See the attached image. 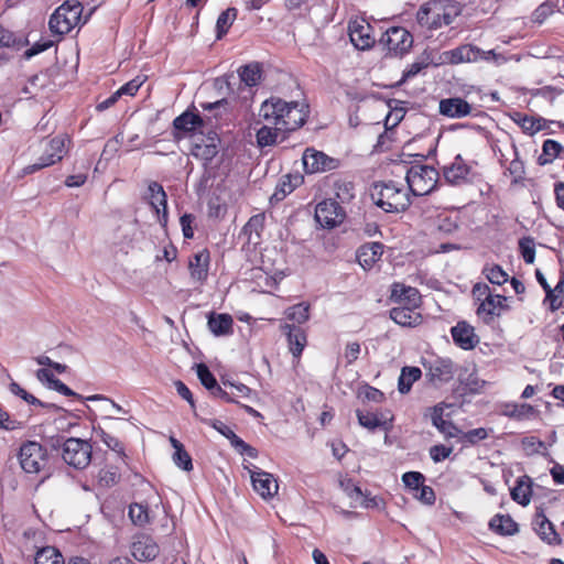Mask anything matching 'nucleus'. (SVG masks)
<instances>
[{"instance_id": "nucleus-1", "label": "nucleus", "mask_w": 564, "mask_h": 564, "mask_svg": "<svg viewBox=\"0 0 564 564\" xmlns=\"http://www.w3.org/2000/svg\"><path fill=\"white\" fill-rule=\"evenodd\" d=\"M259 117L272 124H280L282 131L286 133L299 129L306 122L308 106L304 102H286L272 97L261 105Z\"/></svg>"}, {"instance_id": "nucleus-2", "label": "nucleus", "mask_w": 564, "mask_h": 564, "mask_svg": "<svg viewBox=\"0 0 564 564\" xmlns=\"http://www.w3.org/2000/svg\"><path fill=\"white\" fill-rule=\"evenodd\" d=\"M460 12L462 8L457 2L435 0L423 4L419 9L416 21L422 28L437 30L452 24Z\"/></svg>"}, {"instance_id": "nucleus-3", "label": "nucleus", "mask_w": 564, "mask_h": 564, "mask_svg": "<svg viewBox=\"0 0 564 564\" xmlns=\"http://www.w3.org/2000/svg\"><path fill=\"white\" fill-rule=\"evenodd\" d=\"M371 198L386 213H400L410 205L408 192L392 181L375 184Z\"/></svg>"}, {"instance_id": "nucleus-4", "label": "nucleus", "mask_w": 564, "mask_h": 564, "mask_svg": "<svg viewBox=\"0 0 564 564\" xmlns=\"http://www.w3.org/2000/svg\"><path fill=\"white\" fill-rule=\"evenodd\" d=\"M405 180L413 195L423 196L435 188L438 172L433 166L417 164L408 170Z\"/></svg>"}, {"instance_id": "nucleus-5", "label": "nucleus", "mask_w": 564, "mask_h": 564, "mask_svg": "<svg viewBox=\"0 0 564 564\" xmlns=\"http://www.w3.org/2000/svg\"><path fill=\"white\" fill-rule=\"evenodd\" d=\"M82 11L83 8L79 2L74 4L63 3L51 15L48 21L50 30L57 35L67 34L79 23Z\"/></svg>"}, {"instance_id": "nucleus-6", "label": "nucleus", "mask_w": 564, "mask_h": 564, "mask_svg": "<svg viewBox=\"0 0 564 564\" xmlns=\"http://www.w3.org/2000/svg\"><path fill=\"white\" fill-rule=\"evenodd\" d=\"M18 458L25 473L40 474L47 464V451L39 442L26 441L21 445Z\"/></svg>"}, {"instance_id": "nucleus-7", "label": "nucleus", "mask_w": 564, "mask_h": 564, "mask_svg": "<svg viewBox=\"0 0 564 564\" xmlns=\"http://www.w3.org/2000/svg\"><path fill=\"white\" fill-rule=\"evenodd\" d=\"M93 446L88 441L69 437L63 444L64 462L76 469L86 468L91 460Z\"/></svg>"}, {"instance_id": "nucleus-8", "label": "nucleus", "mask_w": 564, "mask_h": 564, "mask_svg": "<svg viewBox=\"0 0 564 564\" xmlns=\"http://www.w3.org/2000/svg\"><path fill=\"white\" fill-rule=\"evenodd\" d=\"M446 58L451 64L497 62L500 56L494 50L484 51L473 44H463L448 52H445Z\"/></svg>"}, {"instance_id": "nucleus-9", "label": "nucleus", "mask_w": 564, "mask_h": 564, "mask_svg": "<svg viewBox=\"0 0 564 564\" xmlns=\"http://www.w3.org/2000/svg\"><path fill=\"white\" fill-rule=\"evenodd\" d=\"M68 139L65 135H57L46 142L43 154L37 159L34 164L28 165L24 173L30 174L43 167L51 166L59 162L66 153V142Z\"/></svg>"}, {"instance_id": "nucleus-10", "label": "nucleus", "mask_w": 564, "mask_h": 564, "mask_svg": "<svg viewBox=\"0 0 564 564\" xmlns=\"http://www.w3.org/2000/svg\"><path fill=\"white\" fill-rule=\"evenodd\" d=\"M144 199L155 213L161 226L165 227L167 224V196L163 186L158 182H150Z\"/></svg>"}, {"instance_id": "nucleus-11", "label": "nucleus", "mask_w": 564, "mask_h": 564, "mask_svg": "<svg viewBox=\"0 0 564 564\" xmlns=\"http://www.w3.org/2000/svg\"><path fill=\"white\" fill-rule=\"evenodd\" d=\"M344 209L333 199L323 200L315 208V220L324 228L338 226L344 220Z\"/></svg>"}, {"instance_id": "nucleus-12", "label": "nucleus", "mask_w": 564, "mask_h": 564, "mask_svg": "<svg viewBox=\"0 0 564 564\" xmlns=\"http://www.w3.org/2000/svg\"><path fill=\"white\" fill-rule=\"evenodd\" d=\"M382 41L386 43L389 52L395 56L406 53L413 44L411 33L401 26L388 29Z\"/></svg>"}, {"instance_id": "nucleus-13", "label": "nucleus", "mask_w": 564, "mask_h": 564, "mask_svg": "<svg viewBox=\"0 0 564 564\" xmlns=\"http://www.w3.org/2000/svg\"><path fill=\"white\" fill-rule=\"evenodd\" d=\"M130 551L134 560L151 562L159 555L160 547L151 535L141 533L133 536Z\"/></svg>"}, {"instance_id": "nucleus-14", "label": "nucleus", "mask_w": 564, "mask_h": 564, "mask_svg": "<svg viewBox=\"0 0 564 564\" xmlns=\"http://www.w3.org/2000/svg\"><path fill=\"white\" fill-rule=\"evenodd\" d=\"M348 34L352 45L357 50L370 48L376 40L372 35V26L364 19H356L348 24Z\"/></svg>"}, {"instance_id": "nucleus-15", "label": "nucleus", "mask_w": 564, "mask_h": 564, "mask_svg": "<svg viewBox=\"0 0 564 564\" xmlns=\"http://www.w3.org/2000/svg\"><path fill=\"white\" fill-rule=\"evenodd\" d=\"M303 165L306 173H319L335 170L338 161L315 149H306L303 153Z\"/></svg>"}, {"instance_id": "nucleus-16", "label": "nucleus", "mask_w": 564, "mask_h": 564, "mask_svg": "<svg viewBox=\"0 0 564 564\" xmlns=\"http://www.w3.org/2000/svg\"><path fill=\"white\" fill-rule=\"evenodd\" d=\"M430 382L435 386L448 382L455 373L454 362L448 358H435L424 364Z\"/></svg>"}, {"instance_id": "nucleus-17", "label": "nucleus", "mask_w": 564, "mask_h": 564, "mask_svg": "<svg viewBox=\"0 0 564 564\" xmlns=\"http://www.w3.org/2000/svg\"><path fill=\"white\" fill-rule=\"evenodd\" d=\"M438 111L444 117L460 119L474 116L477 108L462 97H449L441 99L438 104Z\"/></svg>"}, {"instance_id": "nucleus-18", "label": "nucleus", "mask_w": 564, "mask_h": 564, "mask_svg": "<svg viewBox=\"0 0 564 564\" xmlns=\"http://www.w3.org/2000/svg\"><path fill=\"white\" fill-rule=\"evenodd\" d=\"M25 45L26 40L23 36L0 25V65L12 59Z\"/></svg>"}, {"instance_id": "nucleus-19", "label": "nucleus", "mask_w": 564, "mask_h": 564, "mask_svg": "<svg viewBox=\"0 0 564 564\" xmlns=\"http://www.w3.org/2000/svg\"><path fill=\"white\" fill-rule=\"evenodd\" d=\"M507 299L502 295H487L477 308V315L486 324H491L495 317L506 310Z\"/></svg>"}, {"instance_id": "nucleus-20", "label": "nucleus", "mask_w": 564, "mask_h": 564, "mask_svg": "<svg viewBox=\"0 0 564 564\" xmlns=\"http://www.w3.org/2000/svg\"><path fill=\"white\" fill-rule=\"evenodd\" d=\"M446 408L447 404L441 402L430 408L425 416L431 419L433 426H435L440 433L447 438H453L458 435L459 430L451 421L444 420V412Z\"/></svg>"}, {"instance_id": "nucleus-21", "label": "nucleus", "mask_w": 564, "mask_h": 564, "mask_svg": "<svg viewBox=\"0 0 564 564\" xmlns=\"http://www.w3.org/2000/svg\"><path fill=\"white\" fill-rule=\"evenodd\" d=\"M451 334L454 343L464 350L473 349L479 343V337L475 333V328L467 322H458L452 327Z\"/></svg>"}, {"instance_id": "nucleus-22", "label": "nucleus", "mask_w": 564, "mask_h": 564, "mask_svg": "<svg viewBox=\"0 0 564 564\" xmlns=\"http://www.w3.org/2000/svg\"><path fill=\"white\" fill-rule=\"evenodd\" d=\"M252 487L262 498H272L279 489L273 475L261 469L251 471Z\"/></svg>"}, {"instance_id": "nucleus-23", "label": "nucleus", "mask_w": 564, "mask_h": 564, "mask_svg": "<svg viewBox=\"0 0 564 564\" xmlns=\"http://www.w3.org/2000/svg\"><path fill=\"white\" fill-rule=\"evenodd\" d=\"M391 301L400 306H420L421 294L413 286L395 282L391 286Z\"/></svg>"}, {"instance_id": "nucleus-24", "label": "nucleus", "mask_w": 564, "mask_h": 564, "mask_svg": "<svg viewBox=\"0 0 564 564\" xmlns=\"http://www.w3.org/2000/svg\"><path fill=\"white\" fill-rule=\"evenodd\" d=\"M209 252L207 250H200L196 252L188 262V269L191 273V279L194 282L203 284L208 276V268H209Z\"/></svg>"}, {"instance_id": "nucleus-25", "label": "nucleus", "mask_w": 564, "mask_h": 564, "mask_svg": "<svg viewBox=\"0 0 564 564\" xmlns=\"http://www.w3.org/2000/svg\"><path fill=\"white\" fill-rule=\"evenodd\" d=\"M281 330L288 337L291 354L299 359L307 343L305 332L301 327L288 323L281 325Z\"/></svg>"}, {"instance_id": "nucleus-26", "label": "nucleus", "mask_w": 564, "mask_h": 564, "mask_svg": "<svg viewBox=\"0 0 564 564\" xmlns=\"http://www.w3.org/2000/svg\"><path fill=\"white\" fill-rule=\"evenodd\" d=\"M420 306H397L390 311V318L404 327H415L422 322V315L417 311Z\"/></svg>"}, {"instance_id": "nucleus-27", "label": "nucleus", "mask_w": 564, "mask_h": 564, "mask_svg": "<svg viewBox=\"0 0 564 564\" xmlns=\"http://www.w3.org/2000/svg\"><path fill=\"white\" fill-rule=\"evenodd\" d=\"M534 530L538 535L549 544H560L561 539L554 529L552 522L545 517L543 511H538L533 521Z\"/></svg>"}, {"instance_id": "nucleus-28", "label": "nucleus", "mask_w": 564, "mask_h": 564, "mask_svg": "<svg viewBox=\"0 0 564 564\" xmlns=\"http://www.w3.org/2000/svg\"><path fill=\"white\" fill-rule=\"evenodd\" d=\"M383 245L371 242L360 247L357 251V260L364 269H370L382 256Z\"/></svg>"}, {"instance_id": "nucleus-29", "label": "nucleus", "mask_w": 564, "mask_h": 564, "mask_svg": "<svg viewBox=\"0 0 564 564\" xmlns=\"http://www.w3.org/2000/svg\"><path fill=\"white\" fill-rule=\"evenodd\" d=\"M285 132L280 124H272L268 121L257 129L256 138L259 148L271 147L276 143L278 138Z\"/></svg>"}, {"instance_id": "nucleus-30", "label": "nucleus", "mask_w": 564, "mask_h": 564, "mask_svg": "<svg viewBox=\"0 0 564 564\" xmlns=\"http://www.w3.org/2000/svg\"><path fill=\"white\" fill-rule=\"evenodd\" d=\"M469 173L468 165L460 155L455 156L454 161L443 167V175L451 184H458L466 178Z\"/></svg>"}, {"instance_id": "nucleus-31", "label": "nucleus", "mask_w": 564, "mask_h": 564, "mask_svg": "<svg viewBox=\"0 0 564 564\" xmlns=\"http://www.w3.org/2000/svg\"><path fill=\"white\" fill-rule=\"evenodd\" d=\"M207 324L215 336H227L232 333L234 319L229 314L210 313Z\"/></svg>"}, {"instance_id": "nucleus-32", "label": "nucleus", "mask_w": 564, "mask_h": 564, "mask_svg": "<svg viewBox=\"0 0 564 564\" xmlns=\"http://www.w3.org/2000/svg\"><path fill=\"white\" fill-rule=\"evenodd\" d=\"M489 528L500 535H513L518 532V524L508 514H496L489 521Z\"/></svg>"}, {"instance_id": "nucleus-33", "label": "nucleus", "mask_w": 564, "mask_h": 564, "mask_svg": "<svg viewBox=\"0 0 564 564\" xmlns=\"http://www.w3.org/2000/svg\"><path fill=\"white\" fill-rule=\"evenodd\" d=\"M203 126V119L199 115L185 111L173 121V127L176 130L191 132Z\"/></svg>"}, {"instance_id": "nucleus-34", "label": "nucleus", "mask_w": 564, "mask_h": 564, "mask_svg": "<svg viewBox=\"0 0 564 564\" xmlns=\"http://www.w3.org/2000/svg\"><path fill=\"white\" fill-rule=\"evenodd\" d=\"M422 371L417 367H404L401 370L398 380V390L400 393H408L413 383L421 378Z\"/></svg>"}, {"instance_id": "nucleus-35", "label": "nucleus", "mask_w": 564, "mask_h": 564, "mask_svg": "<svg viewBox=\"0 0 564 564\" xmlns=\"http://www.w3.org/2000/svg\"><path fill=\"white\" fill-rule=\"evenodd\" d=\"M35 564H65L64 556L54 546H45L39 550L34 556Z\"/></svg>"}, {"instance_id": "nucleus-36", "label": "nucleus", "mask_w": 564, "mask_h": 564, "mask_svg": "<svg viewBox=\"0 0 564 564\" xmlns=\"http://www.w3.org/2000/svg\"><path fill=\"white\" fill-rule=\"evenodd\" d=\"M563 151V147L555 140L547 139L543 143L542 154L538 161L541 165L552 163Z\"/></svg>"}, {"instance_id": "nucleus-37", "label": "nucleus", "mask_w": 564, "mask_h": 564, "mask_svg": "<svg viewBox=\"0 0 564 564\" xmlns=\"http://www.w3.org/2000/svg\"><path fill=\"white\" fill-rule=\"evenodd\" d=\"M192 154L202 160L204 165H206L218 154V148L214 140L209 143H197L193 148Z\"/></svg>"}, {"instance_id": "nucleus-38", "label": "nucleus", "mask_w": 564, "mask_h": 564, "mask_svg": "<svg viewBox=\"0 0 564 564\" xmlns=\"http://www.w3.org/2000/svg\"><path fill=\"white\" fill-rule=\"evenodd\" d=\"M285 316L296 324H304L310 318V304L306 302L297 303L285 310Z\"/></svg>"}, {"instance_id": "nucleus-39", "label": "nucleus", "mask_w": 564, "mask_h": 564, "mask_svg": "<svg viewBox=\"0 0 564 564\" xmlns=\"http://www.w3.org/2000/svg\"><path fill=\"white\" fill-rule=\"evenodd\" d=\"M236 18V8H228L219 14L216 22L217 39H221L225 34H227Z\"/></svg>"}, {"instance_id": "nucleus-40", "label": "nucleus", "mask_w": 564, "mask_h": 564, "mask_svg": "<svg viewBox=\"0 0 564 564\" xmlns=\"http://www.w3.org/2000/svg\"><path fill=\"white\" fill-rule=\"evenodd\" d=\"M239 77L242 83L249 87H253L259 84L261 78V68L259 64H249L239 69Z\"/></svg>"}, {"instance_id": "nucleus-41", "label": "nucleus", "mask_w": 564, "mask_h": 564, "mask_svg": "<svg viewBox=\"0 0 564 564\" xmlns=\"http://www.w3.org/2000/svg\"><path fill=\"white\" fill-rule=\"evenodd\" d=\"M129 517L133 524L144 527L150 522L149 508L144 503H131L129 507Z\"/></svg>"}, {"instance_id": "nucleus-42", "label": "nucleus", "mask_w": 564, "mask_h": 564, "mask_svg": "<svg viewBox=\"0 0 564 564\" xmlns=\"http://www.w3.org/2000/svg\"><path fill=\"white\" fill-rule=\"evenodd\" d=\"M482 274L487 280L497 285H502L508 281V273L498 264L487 263L482 269Z\"/></svg>"}, {"instance_id": "nucleus-43", "label": "nucleus", "mask_w": 564, "mask_h": 564, "mask_svg": "<svg viewBox=\"0 0 564 564\" xmlns=\"http://www.w3.org/2000/svg\"><path fill=\"white\" fill-rule=\"evenodd\" d=\"M531 491V485L519 479L517 486L511 490V497L518 503L527 506L530 503Z\"/></svg>"}, {"instance_id": "nucleus-44", "label": "nucleus", "mask_w": 564, "mask_h": 564, "mask_svg": "<svg viewBox=\"0 0 564 564\" xmlns=\"http://www.w3.org/2000/svg\"><path fill=\"white\" fill-rule=\"evenodd\" d=\"M97 436L100 438V441L111 451L117 453L119 456L124 455V447L123 444L115 436L110 435L102 429L95 430Z\"/></svg>"}, {"instance_id": "nucleus-45", "label": "nucleus", "mask_w": 564, "mask_h": 564, "mask_svg": "<svg viewBox=\"0 0 564 564\" xmlns=\"http://www.w3.org/2000/svg\"><path fill=\"white\" fill-rule=\"evenodd\" d=\"M336 198L340 203H349L355 197V187L351 182H337L335 184Z\"/></svg>"}, {"instance_id": "nucleus-46", "label": "nucleus", "mask_w": 564, "mask_h": 564, "mask_svg": "<svg viewBox=\"0 0 564 564\" xmlns=\"http://www.w3.org/2000/svg\"><path fill=\"white\" fill-rule=\"evenodd\" d=\"M524 453L529 456L535 454H542L545 449V444L535 436H525L521 441Z\"/></svg>"}, {"instance_id": "nucleus-47", "label": "nucleus", "mask_w": 564, "mask_h": 564, "mask_svg": "<svg viewBox=\"0 0 564 564\" xmlns=\"http://www.w3.org/2000/svg\"><path fill=\"white\" fill-rule=\"evenodd\" d=\"M358 422L361 426L368 430H376L377 427L382 425V421L379 419L378 414L372 412H362L361 410L356 411Z\"/></svg>"}, {"instance_id": "nucleus-48", "label": "nucleus", "mask_w": 564, "mask_h": 564, "mask_svg": "<svg viewBox=\"0 0 564 564\" xmlns=\"http://www.w3.org/2000/svg\"><path fill=\"white\" fill-rule=\"evenodd\" d=\"M196 373L200 383L210 391L218 383L215 376L212 373L209 368L205 364H198L196 366Z\"/></svg>"}, {"instance_id": "nucleus-49", "label": "nucleus", "mask_w": 564, "mask_h": 564, "mask_svg": "<svg viewBox=\"0 0 564 564\" xmlns=\"http://www.w3.org/2000/svg\"><path fill=\"white\" fill-rule=\"evenodd\" d=\"M223 386L225 388H231L232 391L230 392L232 398H245V399H251V397L254 394V392L247 387L246 384L241 382H234L230 380H224Z\"/></svg>"}, {"instance_id": "nucleus-50", "label": "nucleus", "mask_w": 564, "mask_h": 564, "mask_svg": "<svg viewBox=\"0 0 564 564\" xmlns=\"http://www.w3.org/2000/svg\"><path fill=\"white\" fill-rule=\"evenodd\" d=\"M519 248L524 262L529 264L533 263L535 259V246L533 239L529 237L520 239Z\"/></svg>"}, {"instance_id": "nucleus-51", "label": "nucleus", "mask_w": 564, "mask_h": 564, "mask_svg": "<svg viewBox=\"0 0 564 564\" xmlns=\"http://www.w3.org/2000/svg\"><path fill=\"white\" fill-rule=\"evenodd\" d=\"M173 462L177 467L185 471H191L193 469L192 457L184 447L177 448V451L174 452Z\"/></svg>"}, {"instance_id": "nucleus-52", "label": "nucleus", "mask_w": 564, "mask_h": 564, "mask_svg": "<svg viewBox=\"0 0 564 564\" xmlns=\"http://www.w3.org/2000/svg\"><path fill=\"white\" fill-rule=\"evenodd\" d=\"M402 481L406 488L416 491L424 482V476L419 471H408L402 476Z\"/></svg>"}, {"instance_id": "nucleus-53", "label": "nucleus", "mask_w": 564, "mask_h": 564, "mask_svg": "<svg viewBox=\"0 0 564 564\" xmlns=\"http://www.w3.org/2000/svg\"><path fill=\"white\" fill-rule=\"evenodd\" d=\"M465 388L471 393H479L482 391L486 381L478 378L475 372L468 375L466 379L462 381Z\"/></svg>"}, {"instance_id": "nucleus-54", "label": "nucleus", "mask_w": 564, "mask_h": 564, "mask_svg": "<svg viewBox=\"0 0 564 564\" xmlns=\"http://www.w3.org/2000/svg\"><path fill=\"white\" fill-rule=\"evenodd\" d=\"M553 4L550 2L541 3L532 13V19L534 22L541 24L543 23L552 13Z\"/></svg>"}, {"instance_id": "nucleus-55", "label": "nucleus", "mask_w": 564, "mask_h": 564, "mask_svg": "<svg viewBox=\"0 0 564 564\" xmlns=\"http://www.w3.org/2000/svg\"><path fill=\"white\" fill-rule=\"evenodd\" d=\"M23 423L11 417L6 411L0 408V427L6 431H14L22 429Z\"/></svg>"}, {"instance_id": "nucleus-56", "label": "nucleus", "mask_w": 564, "mask_h": 564, "mask_svg": "<svg viewBox=\"0 0 564 564\" xmlns=\"http://www.w3.org/2000/svg\"><path fill=\"white\" fill-rule=\"evenodd\" d=\"M452 452H453L452 447H447L445 445L440 444V445H434L430 448V456L433 462L440 463V462L446 459L447 457H449Z\"/></svg>"}, {"instance_id": "nucleus-57", "label": "nucleus", "mask_w": 564, "mask_h": 564, "mask_svg": "<svg viewBox=\"0 0 564 564\" xmlns=\"http://www.w3.org/2000/svg\"><path fill=\"white\" fill-rule=\"evenodd\" d=\"M487 437L488 431L485 427L469 430L463 434V440L470 444H476L479 441L486 440Z\"/></svg>"}, {"instance_id": "nucleus-58", "label": "nucleus", "mask_w": 564, "mask_h": 564, "mask_svg": "<svg viewBox=\"0 0 564 564\" xmlns=\"http://www.w3.org/2000/svg\"><path fill=\"white\" fill-rule=\"evenodd\" d=\"M144 79H141L140 77H135L131 79L130 82L122 85L117 91L120 93V97L126 96H134L139 88L142 86Z\"/></svg>"}, {"instance_id": "nucleus-59", "label": "nucleus", "mask_w": 564, "mask_h": 564, "mask_svg": "<svg viewBox=\"0 0 564 564\" xmlns=\"http://www.w3.org/2000/svg\"><path fill=\"white\" fill-rule=\"evenodd\" d=\"M509 174L512 176L513 182L518 183L524 177V164L518 158L513 159L508 167Z\"/></svg>"}, {"instance_id": "nucleus-60", "label": "nucleus", "mask_w": 564, "mask_h": 564, "mask_svg": "<svg viewBox=\"0 0 564 564\" xmlns=\"http://www.w3.org/2000/svg\"><path fill=\"white\" fill-rule=\"evenodd\" d=\"M416 499L425 505H433L435 502V494L432 487L425 486L424 484L416 490L414 495Z\"/></svg>"}, {"instance_id": "nucleus-61", "label": "nucleus", "mask_w": 564, "mask_h": 564, "mask_svg": "<svg viewBox=\"0 0 564 564\" xmlns=\"http://www.w3.org/2000/svg\"><path fill=\"white\" fill-rule=\"evenodd\" d=\"M540 122V119H534L532 117L524 116L520 120V126L524 132L533 134L541 130L542 127Z\"/></svg>"}, {"instance_id": "nucleus-62", "label": "nucleus", "mask_w": 564, "mask_h": 564, "mask_svg": "<svg viewBox=\"0 0 564 564\" xmlns=\"http://www.w3.org/2000/svg\"><path fill=\"white\" fill-rule=\"evenodd\" d=\"M436 226L440 231L447 234L453 232L457 228L456 223L446 215H438Z\"/></svg>"}, {"instance_id": "nucleus-63", "label": "nucleus", "mask_w": 564, "mask_h": 564, "mask_svg": "<svg viewBox=\"0 0 564 564\" xmlns=\"http://www.w3.org/2000/svg\"><path fill=\"white\" fill-rule=\"evenodd\" d=\"M340 487L351 499H359L362 496L360 487L355 485L351 480L340 481Z\"/></svg>"}, {"instance_id": "nucleus-64", "label": "nucleus", "mask_w": 564, "mask_h": 564, "mask_svg": "<svg viewBox=\"0 0 564 564\" xmlns=\"http://www.w3.org/2000/svg\"><path fill=\"white\" fill-rule=\"evenodd\" d=\"M194 221V216L191 214H184L180 218V224L182 227V231L185 238L191 239L194 236V230L192 228V223Z\"/></svg>"}]
</instances>
